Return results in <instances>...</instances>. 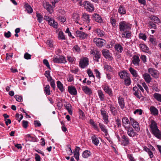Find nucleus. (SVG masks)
Listing matches in <instances>:
<instances>
[{"label": "nucleus", "instance_id": "nucleus-1", "mask_svg": "<svg viewBox=\"0 0 161 161\" xmlns=\"http://www.w3.org/2000/svg\"><path fill=\"white\" fill-rule=\"evenodd\" d=\"M150 127L152 133L157 138L161 139V132L158 129L157 123L154 120H151Z\"/></svg>", "mask_w": 161, "mask_h": 161}, {"label": "nucleus", "instance_id": "nucleus-2", "mask_svg": "<svg viewBox=\"0 0 161 161\" xmlns=\"http://www.w3.org/2000/svg\"><path fill=\"white\" fill-rule=\"evenodd\" d=\"M119 26L120 31L122 32L128 30H131L132 25L128 22L123 21L119 23Z\"/></svg>", "mask_w": 161, "mask_h": 161}, {"label": "nucleus", "instance_id": "nucleus-3", "mask_svg": "<svg viewBox=\"0 0 161 161\" xmlns=\"http://www.w3.org/2000/svg\"><path fill=\"white\" fill-rule=\"evenodd\" d=\"M53 61L54 63H65L66 62L65 58L62 55L54 56Z\"/></svg>", "mask_w": 161, "mask_h": 161}, {"label": "nucleus", "instance_id": "nucleus-4", "mask_svg": "<svg viewBox=\"0 0 161 161\" xmlns=\"http://www.w3.org/2000/svg\"><path fill=\"white\" fill-rule=\"evenodd\" d=\"M44 19L47 21L49 24L51 26L55 28H57L58 27V23L56 22L49 16H45Z\"/></svg>", "mask_w": 161, "mask_h": 161}, {"label": "nucleus", "instance_id": "nucleus-5", "mask_svg": "<svg viewBox=\"0 0 161 161\" xmlns=\"http://www.w3.org/2000/svg\"><path fill=\"white\" fill-rule=\"evenodd\" d=\"M83 5L86 10L89 12H92L94 9V6L88 1L84 2Z\"/></svg>", "mask_w": 161, "mask_h": 161}, {"label": "nucleus", "instance_id": "nucleus-6", "mask_svg": "<svg viewBox=\"0 0 161 161\" xmlns=\"http://www.w3.org/2000/svg\"><path fill=\"white\" fill-rule=\"evenodd\" d=\"M93 42L97 47H102L105 44L104 40L99 38H94Z\"/></svg>", "mask_w": 161, "mask_h": 161}, {"label": "nucleus", "instance_id": "nucleus-7", "mask_svg": "<svg viewBox=\"0 0 161 161\" xmlns=\"http://www.w3.org/2000/svg\"><path fill=\"white\" fill-rule=\"evenodd\" d=\"M91 54L93 56V59L97 62H98V59L100 58L101 53L100 52L96 50H92L91 51Z\"/></svg>", "mask_w": 161, "mask_h": 161}, {"label": "nucleus", "instance_id": "nucleus-8", "mask_svg": "<svg viewBox=\"0 0 161 161\" xmlns=\"http://www.w3.org/2000/svg\"><path fill=\"white\" fill-rule=\"evenodd\" d=\"M102 53L103 56L107 59L111 60L113 59L112 55L108 50L107 49H104L102 51Z\"/></svg>", "mask_w": 161, "mask_h": 161}, {"label": "nucleus", "instance_id": "nucleus-9", "mask_svg": "<svg viewBox=\"0 0 161 161\" xmlns=\"http://www.w3.org/2000/svg\"><path fill=\"white\" fill-rule=\"evenodd\" d=\"M89 64L88 58H81L80 61L79 66L82 68H84L87 67Z\"/></svg>", "mask_w": 161, "mask_h": 161}, {"label": "nucleus", "instance_id": "nucleus-10", "mask_svg": "<svg viewBox=\"0 0 161 161\" xmlns=\"http://www.w3.org/2000/svg\"><path fill=\"white\" fill-rule=\"evenodd\" d=\"M130 120L132 126L135 130L137 131L140 130V128L139 126L138 123L133 118L130 117Z\"/></svg>", "mask_w": 161, "mask_h": 161}, {"label": "nucleus", "instance_id": "nucleus-11", "mask_svg": "<svg viewBox=\"0 0 161 161\" xmlns=\"http://www.w3.org/2000/svg\"><path fill=\"white\" fill-rule=\"evenodd\" d=\"M127 131V135L130 137H134L137 136V133L135 132L133 128L129 127L125 129Z\"/></svg>", "mask_w": 161, "mask_h": 161}, {"label": "nucleus", "instance_id": "nucleus-12", "mask_svg": "<svg viewBox=\"0 0 161 161\" xmlns=\"http://www.w3.org/2000/svg\"><path fill=\"white\" fill-rule=\"evenodd\" d=\"M122 37L126 39H130L132 35L131 30H128L121 32Z\"/></svg>", "mask_w": 161, "mask_h": 161}, {"label": "nucleus", "instance_id": "nucleus-13", "mask_svg": "<svg viewBox=\"0 0 161 161\" xmlns=\"http://www.w3.org/2000/svg\"><path fill=\"white\" fill-rule=\"evenodd\" d=\"M43 5L44 8L46 9L50 14H51L53 12V8L54 7H53V5L51 6L48 2H43Z\"/></svg>", "mask_w": 161, "mask_h": 161}, {"label": "nucleus", "instance_id": "nucleus-14", "mask_svg": "<svg viewBox=\"0 0 161 161\" xmlns=\"http://www.w3.org/2000/svg\"><path fill=\"white\" fill-rule=\"evenodd\" d=\"M122 125L125 129L130 127V124L128 119L126 117H124L122 119Z\"/></svg>", "mask_w": 161, "mask_h": 161}, {"label": "nucleus", "instance_id": "nucleus-15", "mask_svg": "<svg viewBox=\"0 0 161 161\" xmlns=\"http://www.w3.org/2000/svg\"><path fill=\"white\" fill-rule=\"evenodd\" d=\"M133 90L134 91V94L137 98H140L142 95L140 91L139 90V88L136 86H134L133 88Z\"/></svg>", "mask_w": 161, "mask_h": 161}, {"label": "nucleus", "instance_id": "nucleus-16", "mask_svg": "<svg viewBox=\"0 0 161 161\" xmlns=\"http://www.w3.org/2000/svg\"><path fill=\"white\" fill-rule=\"evenodd\" d=\"M121 137L122 143L124 146H127L130 144L129 139L127 136L125 135H123Z\"/></svg>", "mask_w": 161, "mask_h": 161}, {"label": "nucleus", "instance_id": "nucleus-17", "mask_svg": "<svg viewBox=\"0 0 161 161\" xmlns=\"http://www.w3.org/2000/svg\"><path fill=\"white\" fill-rule=\"evenodd\" d=\"M93 19L96 22L99 23H101L103 22V19L101 17L97 14H94L93 15Z\"/></svg>", "mask_w": 161, "mask_h": 161}, {"label": "nucleus", "instance_id": "nucleus-18", "mask_svg": "<svg viewBox=\"0 0 161 161\" xmlns=\"http://www.w3.org/2000/svg\"><path fill=\"white\" fill-rule=\"evenodd\" d=\"M80 149V148L79 147H76L73 153L74 157L77 161L79 160V151Z\"/></svg>", "mask_w": 161, "mask_h": 161}, {"label": "nucleus", "instance_id": "nucleus-19", "mask_svg": "<svg viewBox=\"0 0 161 161\" xmlns=\"http://www.w3.org/2000/svg\"><path fill=\"white\" fill-rule=\"evenodd\" d=\"M69 93L73 95H75L77 94V92L75 88L73 86H69L68 87Z\"/></svg>", "mask_w": 161, "mask_h": 161}, {"label": "nucleus", "instance_id": "nucleus-20", "mask_svg": "<svg viewBox=\"0 0 161 161\" xmlns=\"http://www.w3.org/2000/svg\"><path fill=\"white\" fill-rule=\"evenodd\" d=\"M141 50L143 52H146L149 54H151V52L148 50V47L145 44H141L140 45Z\"/></svg>", "mask_w": 161, "mask_h": 161}, {"label": "nucleus", "instance_id": "nucleus-21", "mask_svg": "<svg viewBox=\"0 0 161 161\" xmlns=\"http://www.w3.org/2000/svg\"><path fill=\"white\" fill-rule=\"evenodd\" d=\"M119 74L121 79H125L129 76V74L126 71H121Z\"/></svg>", "mask_w": 161, "mask_h": 161}, {"label": "nucleus", "instance_id": "nucleus-22", "mask_svg": "<svg viewBox=\"0 0 161 161\" xmlns=\"http://www.w3.org/2000/svg\"><path fill=\"white\" fill-rule=\"evenodd\" d=\"M140 61V59L138 56L135 55L133 57L132 62L135 65H138L139 64Z\"/></svg>", "mask_w": 161, "mask_h": 161}, {"label": "nucleus", "instance_id": "nucleus-23", "mask_svg": "<svg viewBox=\"0 0 161 161\" xmlns=\"http://www.w3.org/2000/svg\"><path fill=\"white\" fill-rule=\"evenodd\" d=\"M76 34L78 37L82 39H85L86 38L87 35L84 32L80 31H77Z\"/></svg>", "mask_w": 161, "mask_h": 161}, {"label": "nucleus", "instance_id": "nucleus-24", "mask_svg": "<svg viewBox=\"0 0 161 161\" xmlns=\"http://www.w3.org/2000/svg\"><path fill=\"white\" fill-rule=\"evenodd\" d=\"M108 107L112 114L114 115H116L117 114V111L114 106L111 104H108Z\"/></svg>", "mask_w": 161, "mask_h": 161}, {"label": "nucleus", "instance_id": "nucleus-25", "mask_svg": "<svg viewBox=\"0 0 161 161\" xmlns=\"http://www.w3.org/2000/svg\"><path fill=\"white\" fill-rule=\"evenodd\" d=\"M82 90L86 94L90 95L92 93V91L91 89L87 86H83L82 87Z\"/></svg>", "mask_w": 161, "mask_h": 161}, {"label": "nucleus", "instance_id": "nucleus-26", "mask_svg": "<svg viewBox=\"0 0 161 161\" xmlns=\"http://www.w3.org/2000/svg\"><path fill=\"white\" fill-rule=\"evenodd\" d=\"M150 110L151 114L154 115H157L158 114V110L154 106H151Z\"/></svg>", "mask_w": 161, "mask_h": 161}, {"label": "nucleus", "instance_id": "nucleus-27", "mask_svg": "<svg viewBox=\"0 0 161 161\" xmlns=\"http://www.w3.org/2000/svg\"><path fill=\"white\" fill-rule=\"evenodd\" d=\"M143 77L145 81L147 83H149L151 81L152 78L149 74L145 73L143 75Z\"/></svg>", "mask_w": 161, "mask_h": 161}, {"label": "nucleus", "instance_id": "nucleus-28", "mask_svg": "<svg viewBox=\"0 0 161 161\" xmlns=\"http://www.w3.org/2000/svg\"><path fill=\"white\" fill-rule=\"evenodd\" d=\"M82 18L83 20L87 24H88L90 21L89 16L86 14H84L82 15Z\"/></svg>", "mask_w": 161, "mask_h": 161}, {"label": "nucleus", "instance_id": "nucleus-29", "mask_svg": "<svg viewBox=\"0 0 161 161\" xmlns=\"http://www.w3.org/2000/svg\"><path fill=\"white\" fill-rule=\"evenodd\" d=\"M119 104L122 109H123L125 107V102L124 99L123 97H119L118 98Z\"/></svg>", "mask_w": 161, "mask_h": 161}, {"label": "nucleus", "instance_id": "nucleus-30", "mask_svg": "<svg viewBox=\"0 0 161 161\" xmlns=\"http://www.w3.org/2000/svg\"><path fill=\"white\" fill-rule=\"evenodd\" d=\"M72 19L76 23H78V21L80 19L79 15L77 13H74L72 15Z\"/></svg>", "mask_w": 161, "mask_h": 161}, {"label": "nucleus", "instance_id": "nucleus-31", "mask_svg": "<svg viewBox=\"0 0 161 161\" xmlns=\"http://www.w3.org/2000/svg\"><path fill=\"white\" fill-rule=\"evenodd\" d=\"M99 126L101 130L105 133L106 136H107L108 134V130L106 128L105 125L101 123H100L99 124Z\"/></svg>", "mask_w": 161, "mask_h": 161}, {"label": "nucleus", "instance_id": "nucleus-32", "mask_svg": "<svg viewBox=\"0 0 161 161\" xmlns=\"http://www.w3.org/2000/svg\"><path fill=\"white\" fill-rule=\"evenodd\" d=\"M57 86L59 90L61 92H63L64 89L63 86V85L61 82L60 81L58 80L57 82Z\"/></svg>", "mask_w": 161, "mask_h": 161}, {"label": "nucleus", "instance_id": "nucleus-33", "mask_svg": "<svg viewBox=\"0 0 161 161\" xmlns=\"http://www.w3.org/2000/svg\"><path fill=\"white\" fill-rule=\"evenodd\" d=\"M95 33L96 34L100 37H101L104 36V32L100 29H97L95 30Z\"/></svg>", "mask_w": 161, "mask_h": 161}, {"label": "nucleus", "instance_id": "nucleus-34", "mask_svg": "<svg viewBox=\"0 0 161 161\" xmlns=\"http://www.w3.org/2000/svg\"><path fill=\"white\" fill-rule=\"evenodd\" d=\"M144 150L148 153L150 158H152L153 157V153L149 148L147 147H144Z\"/></svg>", "mask_w": 161, "mask_h": 161}, {"label": "nucleus", "instance_id": "nucleus-35", "mask_svg": "<svg viewBox=\"0 0 161 161\" xmlns=\"http://www.w3.org/2000/svg\"><path fill=\"white\" fill-rule=\"evenodd\" d=\"M93 143L96 146H97L99 143V141L98 138L95 136L93 135L92 137Z\"/></svg>", "mask_w": 161, "mask_h": 161}, {"label": "nucleus", "instance_id": "nucleus-36", "mask_svg": "<svg viewBox=\"0 0 161 161\" xmlns=\"http://www.w3.org/2000/svg\"><path fill=\"white\" fill-rule=\"evenodd\" d=\"M65 107L66 108L68 111V112L69 114L70 115H72V107L71 106V105L70 104H66L64 105Z\"/></svg>", "mask_w": 161, "mask_h": 161}, {"label": "nucleus", "instance_id": "nucleus-37", "mask_svg": "<svg viewBox=\"0 0 161 161\" xmlns=\"http://www.w3.org/2000/svg\"><path fill=\"white\" fill-rule=\"evenodd\" d=\"M104 90L105 92L108 94L109 95L112 94V91L111 89L108 86L105 85L104 88Z\"/></svg>", "mask_w": 161, "mask_h": 161}, {"label": "nucleus", "instance_id": "nucleus-38", "mask_svg": "<svg viewBox=\"0 0 161 161\" xmlns=\"http://www.w3.org/2000/svg\"><path fill=\"white\" fill-rule=\"evenodd\" d=\"M149 73L152 76L155 78H158L159 73L158 71H149Z\"/></svg>", "mask_w": 161, "mask_h": 161}, {"label": "nucleus", "instance_id": "nucleus-39", "mask_svg": "<svg viewBox=\"0 0 161 161\" xmlns=\"http://www.w3.org/2000/svg\"><path fill=\"white\" fill-rule=\"evenodd\" d=\"M91 152L88 150L85 151L82 153V156L85 158H87L91 155Z\"/></svg>", "mask_w": 161, "mask_h": 161}, {"label": "nucleus", "instance_id": "nucleus-40", "mask_svg": "<svg viewBox=\"0 0 161 161\" xmlns=\"http://www.w3.org/2000/svg\"><path fill=\"white\" fill-rule=\"evenodd\" d=\"M26 10L29 14L33 12V9L31 6L28 4H26L25 6Z\"/></svg>", "mask_w": 161, "mask_h": 161}, {"label": "nucleus", "instance_id": "nucleus-41", "mask_svg": "<svg viewBox=\"0 0 161 161\" xmlns=\"http://www.w3.org/2000/svg\"><path fill=\"white\" fill-rule=\"evenodd\" d=\"M115 49L119 53H121L123 50L122 46L120 44H117L115 45Z\"/></svg>", "mask_w": 161, "mask_h": 161}, {"label": "nucleus", "instance_id": "nucleus-42", "mask_svg": "<svg viewBox=\"0 0 161 161\" xmlns=\"http://www.w3.org/2000/svg\"><path fill=\"white\" fill-rule=\"evenodd\" d=\"M126 9L122 5L120 6L118 9V12L121 14H125L126 13Z\"/></svg>", "mask_w": 161, "mask_h": 161}, {"label": "nucleus", "instance_id": "nucleus-43", "mask_svg": "<svg viewBox=\"0 0 161 161\" xmlns=\"http://www.w3.org/2000/svg\"><path fill=\"white\" fill-rule=\"evenodd\" d=\"M153 97L157 101L161 102V94L155 93L153 95Z\"/></svg>", "mask_w": 161, "mask_h": 161}, {"label": "nucleus", "instance_id": "nucleus-44", "mask_svg": "<svg viewBox=\"0 0 161 161\" xmlns=\"http://www.w3.org/2000/svg\"><path fill=\"white\" fill-rule=\"evenodd\" d=\"M36 16L37 19L39 22L40 23H41L43 20V17L42 16L38 13H36Z\"/></svg>", "mask_w": 161, "mask_h": 161}, {"label": "nucleus", "instance_id": "nucleus-45", "mask_svg": "<svg viewBox=\"0 0 161 161\" xmlns=\"http://www.w3.org/2000/svg\"><path fill=\"white\" fill-rule=\"evenodd\" d=\"M98 93L100 100L103 101L104 100V95L101 90H99L98 91Z\"/></svg>", "mask_w": 161, "mask_h": 161}, {"label": "nucleus", "instance_id": "nucleus-46", "mask_svg": "<svg viewBox=\"0 0 161 161\" xmlns=\"http://www.w3.org/2000/svg\"><path fill=\"white\" fill-rule=\"evenodd\" d=\"M125 85L126 86L130 85L131 83V80L129 76L124 79Z\"/></svg>", "mask_w": 161, "mask_h": 161}, {"label": "nucleus", "instance_id": "nucleus-47", "mask_svg": "<svg viewBox=\"0 0 161 161\" xmlns=\"http://www.w3.org/2000/svg\"><path fill=\"white\" fill-rule=\"evenodd\" d=\"M58 38L59 39L65 40V38L63 32L60 31L59 32L58 34Z\"/></svg>", "mask_w": 161, "mask_h": 161}, {"label": "nucleus", "instance_id": "nucleus-48", "mask_svg": "<svg viewBox=\"0 0 161 161\" xmlns=\"http://www.w3.org/2000/svg\"><path fill=\"white\" fill-rule=\"evenodd\" d=\"M44 91L46 92V94L48 95L50 94V86L49 85H47L45 87Z\"/></svg>", "mask_w": 161, "mask_h": 161}, {"label": "nucleus", "instance_id": "nucleus-49", "mask_svg": "<svg viewBox=\"0 0 161 161\" xmlns=\"http://www.w3.org/2000/svg\"><path fill=\"white\" fill-rule=\"evenodd\" d=\"M45 75L47 78L48 81H51L53 80L52 77L50 75V71H46Z\"/></svg>", "mask_w": 161, "mask_h": 161}, {"label": "nucleus", "instance_id": "nucleus-50", "mask_svg": "<svg viewBox=\"0 0 161 161\" xmlns=\"http://www.w3.org/2000/svg\"><path fill=\"white\" fill-rule=\"evenodd\" d=\"M57 17L58 20L61 22H64L66 21V18L60 15Z\"/></svg>", "mask_w": 161, "mask_h": 161}, {"label": "nucleus", "instance_id": "nucleus-51", "mask_svg": "<svg viewBox=\"0 0 161 161\" xmlns=\"http://www.w3.org/2000/svg\"><path fill=\"white\" fill-rule=\"evenodd\" d=\"M104 69L106 70H110L112 69V68L109 65L106 64L104 65Z\"/></svg>", "mask_w": 161, "mask_h": 161}, {"label": "nucleus", "instance_id": "nucleus-52", "mask_svg": "<svg viewBox=\"0 0 161 161\" xmlns=\"http://www.w3.org/2000/svg\"><path fill=\"white\" fill-rule=\"evenodd\" d=\"M140 38L142 39L144 41H146L147 39V37L146 35L143 33H140L139 35Z\"/></svg>", "mask_w": 161, "mask_h": 161}, {"label": "nucleus", "instance_id": "nucleus-53", "mask_svg": "<svg viewBox=\"0 0 161 161\" xmlns=\"http://www.w3.org/2000/svg\"><path fill=\"white\" fill-rule=\"evenodd\" d=\"M142 112H143L142 110L141 109H136V110H135L134 112V113L135 114H139V115H141L142 114Z\"/></svg>", "mask_w": 161, "mask_h": 161}, {"label": "nucleus", "instance_id": "nucleus-54", "mask_svg": "<svg viewBox=\"0 0 161 161\" xmlns=\"http://www.w3.org/2000/svg\"><path fill=\"white\" fill-rule=\"evenodd\" d=\"M103 119L105 122L106 124H107L109 122L108 120V114L103 116Z\"/></svg>", "mask_w": 161, "mask_h": 161}, {"label": "nucleus", "instance_id": "nucleus-55", "mask_svg": "<svg viewBox=\"0 0 161 161\" xmlns=\"http://www.w3.org/2000/svg\"><path fill=\"white\" fill-rule=\"evenodd\" d=\"M149 40L153 44H155L156 39L154 38L153 36H151L149 37Z\"/></svg>", "mask_w": 161, "mask_h": 161}, {"label": "nucleus", "instance_id": "nucleus-56", "mask_svg": "<svg viewBox=\"0 0 161 161\" xmlns=\"http://www.w3.org/2000/svg\"><path fill=\"white\" fill-rule=\"evenodd\" d=\"M152 19L156 23H158L160 22V20L156 16H153L152 18Z\"/></svg>", "mask_w": 161, "mask_h": 161}, {"label": "nucleus", "instance_id": "nucleus-57", "mask_svg": "<svg viewBox=\"0 0 161 161\" xmlns=\"http://www.w3.org/2000/svg\"><path fill=\"white\" fill-rule=\"evenodd\" d=\"M16 100L18 102H21L23 100L22 97L19 95H15L14 96Z\"/></svg>", "mask_w": 161, "mask_h": 161}, {"label": "nucleus", "instance_id": "nucleus-58", "mask_svg": "<svg viewBox=\"0 0 161 161\" xmlns=\"http://www.w3.org/2000/svg\"><path fill=\"white\" fill-rule=\"evenodd\" d=\"M65 13V12L64 10L62 9H59L58 11V14L57 16H62V15L64 14Z\"/></svg>", "mask_w": 161, "mask_h": 161}, {"label": "nucleus", "instance_id": "nucleus-59", "mask_svg": "<svg viewBox=\"0 0 161 161\" xmlns=\"http://www.w3.org/2000/svg\"><path fill=\"white\" fill-rule=\"evenodd\" d=\"M65 33H68V36L70 37H72V38H74V36H72L71 33L70 32L69 28H67L65 31Z\"/></svg>", "mask_w": 161, "mask_h": 161}, {"label": "nucleus", "instance_id": "nucleus-60", "mask_svg": "<svg viewBox=\"0 0 161 161\" xmlns=\"http://www.w3.org/2000/svg\"><path fill=\"white\" fill-rule=\"evenodd\" d=\"M43 63L44 64H45L46 66L48 68V69H51L49 65V63L47 60V59H44L43 61Z\"/></svg>", "mask_w": 161, "mask_h": 161}, {"label": "nucleus", "instance_id": "nucleus-61", "mask_svg": "<svg viewBox=\"0 0 161 161\" xmlns=\"http://www.w3.org/2000/svg\"><path fill=\"white\" fill-rule=\"evenodd\" d=\"M28 122L27 121L23 120L22 121V126L24 128H26L27 127Z\"/></svg>", "mask_w": 161, "mask_h": 161}, {"label": "nucleus", "instance_id": "nucleus-62", "mask_svg": "<svg viewBox=\"0 0 161 161\" xmlns=\"http://www.w3.org/2000/svg\"><path fill=\"white\" fill-rule=\"evenodd\" d=\"M74 79L73 78V75L71 74H69L68 78V80L69 82H71L74 80Z\"/></svg>", "mask_w": 161, "mask_h": 161}, {"label": "nucleus", "instance_id": "nucleus-63", "mask_svg": "<svg viewBox=\"0 0 161 161\" xmlns=\"http://www.w3.org/2000/svg\"><path fill=\"white\" fill-rule=\"evenodd\" d=\"M35 127H40L41 125V124L38 120H35L34 121V123Z\"/></svg>", "mask_w": 161, "mask_h": 161}, {"label": "nucleus", "instance_id": "nucleus-64", "mask_svg": "<svg viewBox=\"0 0 161 161\" xmlns=\"http://www.w3.org/2000/svg\"><path fill=\"white\" fill-rule=\"evenodd\" d=\"M35 159L36 161H41V157L39 155L35 154Z\"/></svg>", "mask_w": 161, "mask_h": 161}]
</instances>
